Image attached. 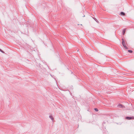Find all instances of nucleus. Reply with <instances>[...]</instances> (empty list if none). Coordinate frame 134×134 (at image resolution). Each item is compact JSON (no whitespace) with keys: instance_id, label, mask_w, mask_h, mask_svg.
Returning <instances> with one entry per match:
<instances>
[{"instance_id":"f257e3e1","label":"nucleus","mask_w":134,"mask_h":134,"mask_svg":"<svg viewBox=\"0 0 134 134\" xmlns=\"http://www.w3.org/2000/svg\"><path fill=\"white\" fill-rule=\"evenodd\" d=\"M122 44L123 46L124 47V48L125 49H126V44L125 43L124 40L123 38L122 39Z\"/></svg>"},{"instance_id":"423d86ee","label":"nucleus","mask_w":134,"mask_h":134,"mask_svg":"<svg viewBox=\"0 0 134 134\" xmlns=\"http://www.w3.org/2000/svg\"><path fill=\"white\" fill-rule=\"evenodd\" d=\"M125 31H126V29H124L123 30L122 33V34L123 35H124L125 33Z\"/></svg>"},{"instance_id":"9b49d317","label":"nucleus","mask_w":134,"mask_h":134,"mask_svg":"<svg viewBox=\"0 0 134 134\" xmlns=\"http://www.w3.org/2000/svg\"><path fill=\"white\" fill-rule=\"evenodd\" d=\"M126 49H127V48H127V47H126Z\"/></svg>"},{"instance_id":"f03ea898","label":"nucleus","mask_w":134,"mask_h":134,"mask_svg":"<svg viewBox=\"0 0 134 134\" xmlns=\"http://www.w3.org/2000/svg\"><path fill=\"white\" fill-rule=\"evenodd\" d=\"M134 119V118L133 117H126V119L127 120H130L132 119Z\"/></svg>"},{"instance_id":"20e7f679","label":"nucleus","mask_w":134,"mask_h":134,"mask_svg":"<svg viewBox=\"0 0 134 134\" xmlns=\"http://www.w3.org/2000/svg\"><path fill=\"white\" fill-rule=\"evenodd\" d=\"M49 118L51 119L52 121L54 120V118L52 115H50L49 116Z\"/></svg>"},{"instance_id":"6e6552de","label":"nucleus","mask_w":134,"mask_h":134,"mask_svg":"<svg viewBox=\"0 0 134 134\" xmlns=\"http://www.w3.org/2000/svg\"><path fill=\"white\" fill-rule=\"evenodd\" d=\"M128 52L130 53H132V51L131 50H128Z\"/></svg>"},{"instance_id":"7ed1b4c3","label":"nucleus","mask_w":134,"mask_h":134,"mask_svg":"<svg viewBox=\"0 0 134 134\" xmlns=\"http://www.w3.org/2000/svg\"><path fill=\"white\" fill-rule=\"evenodd\" d=\"M118 107L119 108H123V105L121 104H119L118 105Z\"/></svg>"},{"instance_id":"9d476101","label":"nucleus","mask_w":134,"mask_h":134,"mask_svg":"<svg viewBox=\"0 0 134 134\" xmlns=\"http://www.w3.org/2000/svg\"><path fill=\"white\" fill-rule=\"evenodd\" d=\"M0 51L1 52H2L3 53H4V52L0 49Z\"/></svg>"},{"instance_id":"39448f33","label":"nucleus","mask_w":134,"mask_h":134,"mask_svg":"<svg viewBox=\"0 0 134 134\" xmlns=\"http://www.w3.org/2000/svg\"><path fill=\"white\" fill-rule=\"evenodd\" d=\"M93 18L98 23H99V21L98 20L95 18L93 17Z\"/></svg>"},{"instance_id":"0eeeda50","label":"nucleus","mask_w":134,"mask_h":134,"mask_svg":"<svg viewBox=\"0 0 134 134\" xmlns=\"http://www.w3.org/2000/svg\"><path fill=\"white\" fill-rule=\"evenodd\" d=\"M120 14L123 15H125V13L123 12H121L120 13Z\"/></svg>"},{"instance_id":"1a4fd4ad","label":"nucleus","mask_w":134,"mask_h":134,"mask_svg":"<svg viewBox=\"0 0 134 134\" xmlns=\"http://www.w3.org/2000/svg\"><path fill=\"white\" fill-rule=\"evenodd\" d=\"M94 109L96 111H98V109L97 108H95Z\"/></svg>"}]
</instances>
